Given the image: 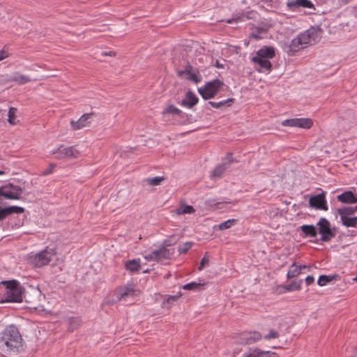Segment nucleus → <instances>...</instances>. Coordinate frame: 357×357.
<instances>
[{
	"label": "nucleus",
	"instance_id": "15",
	"mask_svg": "<svg viewBox=\"0 0 357 357\" xmlns=\"http://www.w3.org/2000/svg\"><path fill=\"white\" fill-rule=\"evenodd\" d=\"M243 357H278L275 352L264 351L258 347H249L243 354Z\"/></svg>",
	"mask_w": 357,
	"mask_h": 357
},
{
	"label": "nucleus",
	"instance_id": "24",
	"mask_svg": "<svg viewBox=\"0 0 357 357\" xmlns=\"http://www.w3.org/2000/svg\"><path fill=\"white\" fill-rule=\"evenodd\" d=\"M182 111L173 105H167L162 112V115L167 118L169 115L180 116Z\"/></svg>",
	"mask_w": 357,
	"mask_h": 357
},
{
	"label": "nucleus",
	"instance_id": "25",
	"mask_svg": "<svg viewBox=\"0 0 357 357\" xmlns=\"http://www.w3.org/2000/svg\"><path fill=\"white\" fill-rule=\"evenodd\" d=\"M340 219L344 226L347 227H357V216L351 217L342 215L340 216Z\"/></svg>",
	"mask_w": 357,
	"mask_h": 357
},
{
	"label": "nucleus",
	"instance_id": "50",
	"mask_svg": "<svg viewBox=\"0 0 357 357\" xmlns=\"http://www.w3.org/2000/svg\"><path fill=\"white\" fill-rule=\"evenodd\" d=\"M250 37L253 38H255V39H260L261 38V37L258 35V33H252L250 35Z\"/></svg>",
	"mask_w": 357,
	"mask_h": 357
},
{
	"label": "nucleus",
	"instance_id": "51",
	"mask_svg": "<svg viewBox=\"0 0 357 357\" xmlns=\"http://www.w3.org/2000/svg\"><path fill=\"white\" fill-rule=\"evenodd\" d=\"M263 31H264V29H258V33H261V32H263Z\"/></svg>",
	"mask_w": 357,
	"mask_h": 357
},
{
	"label": "nucleus",
	"instance_id": "37",
	"mask_svg": "<svg viewBox=\"0 0 357 357\" xmlns=\"http://www.w3.org/2000/svg\"><path fill=\"white\" fill-rule=\"evenodd\" d=\"M301 280L298 282H292L291 284H287L286 286H284V289L287 290V291H297V290H300L301 289Z\"/></svg>",
	"mask_w": 357,
	"mask_h": 357
},
{
	"label": "nucleus",
	"instance_id": "32",
	"mask_svg": "<svg viewBox=\"0 0 357 357\" xmlns=\"http://www.w3.org/2000/svg\"><path fill=\"white\" fill-rule=\"evenodd\" d=\"M355 210L353 207H344L342 208L337 209V213L340 216L345 215V216H351L355 213Z\"/></svg>",
	"mask_w": 357,
	"mask_h": 357
},
{
	"label": "nucleus",
	"instance_id": "46",
	"mask_svg": "<svg viewBox=\"0 0 357 357\" xmlns=\"http://www.w3.org/2000/svg\"><path fill=\"white\" fill-rule=\"evenodd\" d=\"M8 56V55L6 52H5L4 50L0 51V61H2L3 59L7 58Z\"/></svg>",
	"mask_w": 357,
	"mask_h": 357
},
{
	"label": "nucleus",
	"instance_id": "39",
	"mask_svg": "<svg viewBox=\"0 0 357 357\" xmlns=\"http://www.w3.org/2000/svg\"><path fill=\"white\" fill-rule=\"evenodd\" d=\"M192 245V242H186L179 246L178 251L180 254L186 253L191 248Z\"/></svg>",
	"mask_w": 357,
	"mask_h": 357
},
{
	"label": "nucleus",
	"instance_id": "36",
	"mask_svg": "<svg viewBox=\"0 0 357 357\" xmlns=\"http://www.w3.org/2000/svg\"><path fill=\"white\" fill-rule=\"evenodd\" d=\"M165 178L163 176H156L154 178H148L146 179V183L150 185H158L160 183L164 181Z\"/></svg>",
	"mask_w": 357,
	"mask_h": 357
},
{
	"label": "nucleus",
	"instance_id": "5",
	"mask_svg": "<svg viewBox=\"0 0 357 357\" xmlns=\"http://www.w3.org/2000/svg\"><path fill=\"white\" fill-rule=\"evenodd\" d=\"M56 255L54 248L46 247L43 250L29 257L31 264L36 267H42L47 265Z\"/></svg>",
	"mask_w": 357,
	"mask_h": 357
},
{
	"label": "nucleus",
	"instance_id": "49",
	"mask_svg": "<svg viewBox=\"0 0 357 357\" xmlns=\"http://www.w3.org/2000/svg\"><path fill=\"white\" fill-rule=\"evenodd\" d=\"M102 55L114 56L116 55V53L113 51L105 52L102 53Z\"/></svg>",
	"mask_w": 357,
	"mask_h": 357
},
{
	"label": "nucleus",
	"instance_id": "6",
	"mask_svg": "<svg viewBox=\"0 0 357 357\" xmlns=\"http://www.w3.org/2000/svg\"><path fill=\"white\" fill-rule=\"evenodd\" d=\"M140 294V290L136 288L133 283H128L126 285L117 287L114 294L116 301H127L130 298H134Z\"/></svg>",
	"mask_w": 357,
	"mask_h": 357
},
{
	"label": "nucleus",
	"instance_id": "47",
	"mask_svg": "<svg viewBox=\"0 0 357 357\" xmlns=\"http://www.w3.org/2000/svg\"><path fill=\"white\" fill-rule=\"evenodd\" d=\"M7 215L6 214V212L4 211V208L0 209V221L4 219Z\"/></svg>",
	"mask_w": 357,
	"mask_h": 357
},
{
	"label": "nucleus",
	"instance_id": "11",
	"mask_svg": "<svg viewBox=\"0 0 357 357\" xmlns=\"http://www.w3.org/2000/svg\"><path fill=\"white\" fill-rule=\"evenodd\" d=\"M22 192V188L13 184H8L3 186L1 190H0V196H3L8 199H20Z\"/></svg>",
	"mask_w": 357,
	"mask_h": 357
},
{
	"label": "nucleus",
	"instance_id": "33",
	"mask_svg": "<svg viewBox=\"0 0 357 357\" xmlns=\"http://www.w3.org/2000/svg\"><path fill=\"white\" fill-rule=\"evenodd\" d=\"M237 222L236 219H229L224 222L220 223L218 225L220 230H225L231 228L234 226Z\"/></svg>",
	"mask_w": 357,
	"mask_h": 357
},
{
	"label": "nucleus",
	"instance_id": "23",
	"mask_svg": "<svg viewBox=\"0 0 357 357\" xmlns=\"http://www.w3.org/2000/svg\"><path fill=\"white\" fill-rule=\"evenodd\" d=\"M300 229L306 237L315 238L317 236V231L313 225H303L300 227Z\"/></svg>",
	"mask_w": 357,
	"mask_h": 357
},
{
	"label": "nucleus",
	"instance_id": "1",
	"mask_svg": "<svg viewBox=\"0 0 357 357\" xmlns=\"http://www.w3.org/2000/svg\"><path fill=\"white\" fill-rule=\"evenodd\" d=\"M321 38V29L317 26H311L291 40L289 46L290 51L296 52L305 48L307 45H312L317 43Z\"/></svg>",
	"mask_w": 357,
	"mask_h": 357
},
{
	"label": "nucleus",
	"instance_id": "28",
	"mask_svg": "<svg viewBox=\"0 0 357 357\" xmlns=\"http://www.w3.org/2000/svg\"><path fill=\"white\" fill-rule=\"evenodd\" d=\"M195 211V210L192 206L181 205L174 211V213L177 215H183L191 214Z\"/></svg>",
	"mask_w": 357,
	"mask_h": 357
},
{
	"label": "nucleus",
	"instance_id": "30",
	"mask_svg": "<svg viewBox=\"0 0 357 357\" xmlns=\"http://www.w3.org/2000/svg\"><path fill=\"white\" fill-rule=\"evenodd\" d=\"M234 98H229L227 100H225L218 102L210 101L208 102V104L211 105L214 108H220L226 105L227 106H231V104L234 102Z\"/></svg>",
	"mask_w": 357,
	"mask_h": 357
},
{
	"label": "nucleus",
	"instance_id": "2",
	"mask_svg": "<svg viewBox=\"0 0 357 357\" xmlns=\"http://www.w3.org/2000/svg\"><path fill=\"white\" fill-rule=\"evenodd\" d=\"M22 338L15 326H9L0 334V347L7 351L22 347Z\"/></svg>",
	"mask_w": 357,
	"mask_h": 357
},
{
	"label": "nucleus",
	"instance_id": "48",
	"mask_svg": "<svg viewBox=\"0 0 357 357\" xmlns=\"http://www.w3.org/2000/svg\"><path fill=\"white\" fill-rule=\"evenodd\" d=\"M55 167V165H50V168L47 169L45 172H44V174L45 175H47V174H52L53 172V169L54 167Z\"/></svg>",
	"mask_w": 357,
	"mask_h": 357
},
{
	"label": "nucleus",
	"instance_id": "31",
	"mask_svg": "<svg viewBox=\"0 0 357 357\" xmlns=\"http://www.w3.org/2000/svg\"><path fill=\"white\" fill-rule=\"evenodd\" d=\"M3 208L7 216L13 213H22L24 211V208L23 207L17 206H12Z\"/></svg>",
	"mask_w": 357,
	"mask_h": 357
},
{
	"label": "nucleus",
	"instance_id": "14",
	"mask_svg": "<svg viewBox=\"0 0 357 357\" xmlns=\"http://www.w3.org/2000/svg\"><path fill=\"white\" fill-rule=\"evenodd\" d=\"M94 115L93 112L91 113H86L80 116V118L77 120H71L70 121V126L72 130H78L82 128L89 127L91 124V119Z\"/></svg>",
	"mask_w": 357,
	"mask_h": 357
},
{
	"label": "nucleus",
	"instance_id": "8",
	"mask_svg": "<svg viewBox=\"0 0 357 357\" xmlns=\"http://www.w3.org/2000/svg\"><path fill=\"white\" fill-rule=\"evenodd\" d=\"M261 333L257 331H243L237 334L236 343L241 345L253 344L262 339Z\"/></svg>",
	"mask_w": 357,
	"mask_h": 357
},
{
	"label": "nucleus",
	"instance_id": "10",
	"mask_svg": "<svg viewBox=\"0 0 357 357\" xmlns=\"http://www.w3.org/2000/svg\"><path fill=\"white\" fill-rule=\"evenodd\" d=\"M317 226L318 227L319 233L321 234V241H329L335 236V234L331 229L330 222L326 218H320Z\"/></svg>",
	"mask_w": 357,
	"mask_h": 357
},
{
	"label": "nucleus",
	"instance_id": "22",
	"mask_svg": "<svg viewBox=\"0 0 357 357\" xmlns=\"http://www.w3.org/2000/svg\"><path fill=\"white\" fill-rule=\"evenodd\" d=\"M198 102V98L196 96V95L190 91H188L186 94L184 99L182 100L181 104L183 106L188 107L190 108L195 106Z\"/></svg>",
	"mask_w": 357,
	"mask_h": 357
},
{
	"label": "nucleus",
	"instance_id": "43",
	"mask_svg": "<svg viewBox=\"0 0 357 357\" xmlns=\"http://www.w3.org/2000/svg\"><path fill=\"white\" fill-rule=\"evenodd\" d=\"M209 261V259L204 257L202 259L201 261H200V264H199V266L198 267V270L199 271H202L204 268V266L207 264Z\"/></svg>",
	"mask_w": 357,
	"mask_h": 357
},
{
	"label": "nucleus",
	"instance_id": "3",
	"mask_svg": "<svg viewBox=\"0 0 357 357\" xmlns=\"http://www.w3.org/2000/svg\"><path fill=\"white\" fill-rule=\"evenodd\" d=\"M275 55V50L273 47H264L257 52L256 55L252 58V61L260 67L257 69V71L260 73H263L264 70L270 72L272 69V64L269 59H273Z\"/></svg>",
	"mask_w": 357,
	"mask_h": 357
},
{
	"label": "nucleus",
	"instance_id": "12",
	"mask_svg": "<svg viewBox=\"0 0 357 357\" xmlns=\"http://www.w3.org/2000/svg\"><path fill=\"white\" fill-rule=\"evenodd\" d=\"M282 125L284 126L298 127L304 129H309L313 125L312 119L308 118H296L287 119L282 121Z\"/></svg>",
	"mask_w": 357,
	"mask_h": 357
},
{
	"label": "nucleus",
	"instance_id": "4",
	"mask_svg": "<svg viewBox=\"0 0 357 357\" xmlns=\"http://www.w3.org/2000/svg\"><path fill=\"white\" fill-rule=\"evenodd\" d=\"M6 289L5 293L6 302H21L22 301V287L17 280L3 281Z\"/></svg>",
	"mask_w": 357,
	"mask_h": 357
},
{
	"label": "nucleus",
	"instance_id": "13",
	"mask_svg": "<svg viewBox=\"0 0 357 357\" xmlns=\"http://www.w3.org/2000/svg\"><path fill=\"white\" fill-rule=\"evenodd\" d=\"M309 205L311 208L317 210L327 211L328 206L324 192L311 196L309 199Z\"/></svg>",
	"mask_w": 357,
	"mask_h": 357
},
{
	"label": "nucleus",
	"instance_id": "20",
	"mask_svg": "<svg viewBox=\"0 0 357 357\" xmlns=\"http://www.w3.org/2000/svg\"><path fill=\"white\" fill-rule=\"evenodd\" d=\"M337 200L345 204H354L357 202V196L351 191H346L337 197Z\"/></svg>",
	"mask_w": 357,
	"mask_h": 357
},
{
	"label": "nucleus",
	"instance_id": "42",
	"mask_svg": "<svg viewBox=\"0 0 357 357\" xmlns=\"http://www.w3.org/2000/svg\"><path fill=\"white\" fill-rule=\"evenodd\" d=\"M155 251H153L151 253H149L148 255H146L144 256V258L146 260L150 261H156V256Z\"/></svg>",
	"mask_w": 357,
	"mask_h": 357
},
{
	"label": "nucleus",
	"instance_id": "7",
	"mask_svg": "<svg viewBox=\"0 0 357 357\" xmlns=\"http://www.w3.org/2000/svg\"><path fill=\"white\" fill-rule=\"evenodd\" d=\"M223 86V83L218 79L207 82L203 87L198 89V92L204 100L213 98Z\"/></svg>",
	"mask_w": 357,
	"mask_h": 357
},
{
	"label": "nucleus",
	"instance_id": "34",
	"mask_svg": "<svg viewBox=\"0 0 357 357\" xmlns=\"http://www.w3.org/2000/svg\"><path fill=\"white\" fill-rule=\"evenodd\" d=\"M16 112H17V109L15 108V107H10L8 110V121L9 122V123H10L11 125H16L17 124V122L15 121V115H16Z\"/></svg>",
	"mask_w": 357,
	"mask_h": 357
},
{
	"label": "nucleus",
	"instance_id": "16",
	"mask_svg": "<svg viewBox=\"0 0 357 357\" xmlns=\"http://www.w3.org/2000/svg\"><path fill=\"white\" fill-rule=\"evenodd\" d=\"M165 246L160 248L158 250H154L156 256V261H159L162 259H169L174 253V249L167 248L168 246L172 245L169 240L164 242Z\"/></svg>",
	"mask_w": 357,
	"mask_h": 357
},
{
	"label": "nucleus",
	"instance_id": "45",
	"mask_svg": "<svg viewBox=\"0 0 357 357\" xmlns=\"http://www.w3.org/2000/svg\"><path fill=\"white\" fill-rule=\"evenodd\" d=\"M314 278L312 275H308L305 278V282H306L307 285H310V284H312L314 282Z\"/></svg>",
	"mask_w": 357,
	"mask_h": 357
},
{
	"label": "nucleus",
	"instance_id": "27",
	"mask_svg": "<svg viewBox=\"0 0 357 357\" xmlns=\"http://www.w3.org/2000/svg\"><path fill=\"white\" fill-rule=\"evenodd\" d=\"M125 267L131 272H137L141 268L140 260L139 259L130 260L126 263Z\"/></svg>",
	"mask_w": 357,
	"mask_h": 357
},
{
	"label": "nucleus",
	"instance_id": "29",
	"mask_svg": "<svg viewBox=\"0 0 357 357\" xmlns=\"http://www.w3.org/2000/svg\"><path fill=\"white\" fill-rule=\"evenodd\" d=\"M82 323V320L79 317H71L68 319L69 330L74 331L77 329Z\"/></svg>",
	"mask_w": 357,
	"mask_h": 357
},
{
	"label": "nucleus",
	"instance_id": "52",
	"mask_svg": "<svg viewBox=\"0 0 357 357\" xmlns=\"http://www.w3.org/2000/svg\"><path fill=\"white\" fill-rule=\"evenodd\" d=\"M4 174H5V172H3V171H0V175H3Z\"/></svg>",
	"mask_w": 357,
	"mask_h": 357
},
{
	"label": "nucleus",
	"instance_id": "26",
	"mask_svg": "<svg viewBox=\"0 0 357 357\" xmlns=\"http://www.w3.org/2000/svg\"><path fill=\"white\" fill-rule=\"evenodd\" d=\"M10 80L15 82L18 84H24L31 82V79L25 75L20 74V73H15L14 75L10 78Z\"/></svg>",
	"mask_w": 357,
	"mask_h": 357
},
{
	"label": "nucleus",
	"instance_id": "41",
	"mask_svg": "<svg viewBox=\"0 0 357 357\" xmlns=\"http://www.w3.org/2000/svg\"><path fill=\"white\" fill-rule=\"evenodd\" d=\"M280 337V333L273 330V329H271L269 331V333L266 335L264 338L265 340H271V339H276V338H278Z\"/></svg>",
	"mask_w": 357,
	"mask_h": 357
},
{
	"label": "nucleus",
	"instance_id": "35",
	"mask_svg": "<svg viewBox=\"0 0 357 357\" xmlns=\"http://www.w3.org/2000/svg\"><path fill=\"white\" fill-rule=\"evenodd\" d=\"M335 276L325 275H322L319 276L317 283L319 286H324L328 282L332 281L334 279Z\"/></svg>",
	"mask_w": 357,
	"mask_h": 357
},
{
	"label": "nucleus",
	"instance_id": "9",
	"mask_svg": "<svg viewBox=\"0 0 357 357\" xmlns=\"http://www.w3.org/2000/svg\"><path fill=\"white\" fill-rule=\"evenodd\" d=\"M52 155H56L57 159H75L80 155L79 151L75 146H64L60 145L56 149L51 151Z\"/></svg>",
	"mask_w": 357,
	"mask_h": 357
},
{
	"label": "nucleus",
	"instance_id": "21",
	"mask_svg": "<svg viewBox=\"0 0 357 357\" xmlns=\"http://www.w3.org/2000/svg\"><path fill=\"white\" fill-rule=\"evenodd\" d=\"M287 6L294 10L297 7L312 8L313 3L309 0H291L287 2Z\"/></svg>",
	"mask_w": 357,
	"mask_h": 357
},
{
	"label": "nucleus",
	"instance_id": "19",
	"mask_svg": "<svg viewBox=\"0 0 357 357\" xmlns=\"http://www.w3.org/2000/svg\"><path fill=\"white\" fill-rule=\"evenodd\" d=\"M179 74L188 75V79L195 83H198L201 82V76L199 75V72L196 69H193V68L191 66H187L185 70L179 73Z\"/></svg>",
	"mask_w": 357,
	"mask_h": 357
},
{
	"label": "nucleus",
	"instance_id": "17",
	"mask_svg": "<svg viewBox=\"0 0 357 357\" xmlns=\"http://www.w3.org/2000/svg\"><path fill=\"white\" fill-rule=\"evenodd\" d=\"M227 162H223L222 163L220 164L219 165L216 166L214 168V169L211 172V177H220L223 174L225 170L229 167V165L232 162L231 155L230 153L227 155Z\"/></svg>",
	"mask_w": 357,
	"mask_h": 357
},
{
	"label": "nucleus",
	"instance_id": "38",
	"mask_svg": "<svg viewBox=\"0 0 357 357\" xmlns=\"http://www.w3.org/2000/svg\"><path fill=\"white\" fill-rule=\"evenodd\" d=\"M181 294H178L177 295H175V296H169L165 301L163 302L162 303V305L163 307L165 306L166 304L167 305H169V306H167V307H170L171 305L174 303L176 302L180 297H181Z\"/></svg>",
	"mask_w": 357,
	"mask_h": 357
},
{
	"label": "nucleus",
	"instance_id": "44",
	"mask_svg": "<svg viewBox=\"0 0 357 357\" xmlns=\"http://www.w3.org/2000/svg\"><path fill=\"white\" fill-rule=\"evenodd\" d=\"M244 20H245V17L244 16H239L238 17H233L232 19L229 20L227 21V22L231 24L233 22H239V21H244Z\"/></svg>",
	"mask_w": 357,
	"mask_h": 357
},
{
	"label": "nucleus",
	"instance_id": "18",
	"mask_svg": "<svg viewBox=\"0 0 357 357\" xmlns=\"http://www.w3.org/2000/svg\"><path fill=\"white\" fill-rule=\"evenodd\" d=\"M303 269H307L308 271H310V266L306 265L298 266L296 265V263L292 264L289 268V271L287 275V278H294L299 275L302 273V270Z\"/></svg>",
	"mask_w": 357,
	"mask_h": 357
},
{
	"label": "nucleus",
	"instance_id": "40",
	"mask_svg": "<svg viewBox=\"0 0 357 357\" xmlns=\"http://www.w3.org/2000/svg\"><path fill=\"white\" fill-rule=\"evenodd\" d=\"M204 284L202 283H197L195 282H192L190 283L185 284L183 288L185 290H194L197 289L198 287L204 285Z\"/></svg>",
	"mask_w": 357,
	"mask_h": 357
},
{
	"label": "nucleus",
	"instance_id": "53",
	"mask_svg": "<svg viewBox=\"0 0 357 357\" xmlns=\"http://www.w3.org/2000/svg\"><path fill=\"white\" fill-rule=\"evenodd\" d=\"M353 208H354V209L355 210V211H357V206H354V207H353Z\"/></svg>",
	"mask_w": 357,
	"mask_h": 357
}]
</instances>
